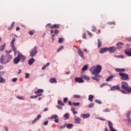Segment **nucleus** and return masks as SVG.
Listing matches in <instances>:
<instances>
[{"label": "nucleus", "instance_id": "nucleus-1", "mask_svg": "<svg viewBox=\"0 0 131 131\" xmlns=\"http://www.w3.org/2000/svg\"><path fill=\"white\" fill-rule=\"evenodd\" d=\"M90 71L91 74L97 76L102 71V66L98 64L96 66H93L90 68Z\"/></svg>", "mask_w": 131, "mask_h": 131}, {"label": "nucleus", "instance_id": "nucleus-2", "mask_svg": "<svg viewBox=\"0 0 131 131\" xmlns=\"http://www.w3.org/2000/svg\"><path fill=\"white\" fill-rule=\"evenodd\" d=\"M121 89L122 90L126 91V92H127V93H129V94L131 93V88H129V86H128V84H127V83L126 82H122Z\"/></svg>", "mask_w": 131, "mask_h": 131}, {"label": "nucleus", "instance_id": "nucleus-3", "mask_svg": "<svg viewBox=\"0 0 131 131\" xmlns=\"http://www.w3.org/2000/svg\"><path fill=\"white\" fill-rule=\"evenodd\" d=\"M15 41H16V38L13 37L10 45L15 55H16L17 54V49H16V47H15Z\"/></svg>", "mask_w": 131, "mask_h": 131}, {"label": "nucleus", "instance_id": "nucleus-4", "mask_svg": "<svg viewBox=\"0 0 131 131\" xmlns=\"http://www.w3.org/2000/svg\"><path fill=\"white\" fill-rule=\"evenodd\" d=\"M119 75L121 77V79L123 80H128V75L127 74H124L123 73H119Z\"/></svg>", "mask_w": 131, "mask_h": 131}, {"label": "nucleus", "instance_id": "nucleus-5", "mask_svg": "<svg viewBox=\"0 0 131 131\" xmlns=\"http://www.w3.org/2000/svg\"><path fill=\"white\" fill-rule=\"evenodd\" d=\"M37 53V47L35 46L34 48L30 52L31 57H34Z\"/></svg>", "mask_w": 131, "mask_h": 131}, {"label": "nucleus", "instance_id": "nucleus-6", "mask_svg": "<svg viewBox=\"0 0 131 131\" xmlns=\"http://www.w3.org/2000/svg\"><path fill=\"white\" fill-rule=\"evenodd\" d=\"M130 114L131 111H129L126 114L127 120H125L127 122H128V125H129L131 123V119H130Z\"/></svg>", "mask_w": 131, "mask_h": 131}, {"label": "nucleus", "instance_id": "nucleus-7", "mask_svg": "<svg viewBox=\"0 0 131 131\" xmlns=\"http://www.w3.org/2000/svg\"><path fill=\"white\" fill-rule=\"evenodd\" d=\"M19 54L17 55V57H18V59H19V61L20 62H24L25 60H26V57L25 56L22 55V54L20 53L18 51Z\"/></svg>", "mask_w": 131, "mask_h": 131}, {"label": "nucleus", "instance_id": "nucleus-8", "mask_svg": "<svg viewBox=\"0 0 131 131\" xmlns=\"http://www.w3.org/2000/svg\"><path fill=\"white\" fill-rule=\"evenodd\" d=\"M116 51V47H111L110 48H107V52H109L110 54H113V53H115Z\"/></svg>", "mask_w": 131, "mask_h": 131}, {"label": "nucleus", "instance_id": "nucleus-9", "mask_svg": "<svg viewBox=\"0 0 131 131\" xmlns=\"http://www.w3.org/2000/svg\"><path fill=\"white\" fill-rule=\"evenodd\" d=\"M12 56L10 54H6L5 56V62L7 63H9L12 60Z\"/></svg>", "mask_w": 131, "mask_h": 131}, {"label": "nucleus", "instance_id": "nucleus-10", "mask_svg": "<svg viewBox=\"0 0 131 131\" xmlns=\"http://www.w3.org/2000/svg\"><path fill=\"white\" fill-rule=\"evenodd\" d=\"M0 62L1 64H3L4 65L5 64H7V62H6V57H5V55H2L0 59Z\"/></svg>", "mask_w": 131, "mask_h": 131}, {"label": "nucleus", "instance_id": "nucleus-11", "mask_svg": "<svg viewBox=\"0 0 131 131\" xmlns=\"http://www.w3.org/2000/svg\"><path fill=\"white\" fill-rule=\"evenodd\" d=\"M75 81H76V82H78L79 83H83V82H84V80H83L82 78L79 77H76L75 78Z\"/></svg>", "mask_w": 131, "mask_h": 131}, {"label": "nucleus", "instance_id": "nucleus-12", "mask_svg": "<svg viewBox=\"0 0 131 131\" xmlns=\"http://www.w3.org/2000/svg\"><path fill=\"white\" fill-rule=\"evenodd\" d=\"M125 55H127L128 57H131V48L126 49L124 50Z\"/></svg>", "mask_w": 131, "mask_h": 131}, {"label": "nucleus", "instance_id": "nucleus-13", "mask_svg": "<svg viewBox=\"0 0 131 131\" xmlns=\"http://www.w3.org/2000/svg\"><path fill=\"white\" fill-rule=\"evenodd\" d=\"M123 46H124V43L123 42H118L116 45L117 49L119 50L122 48Z\"/></svg>", "mask_w": 131, "mask_h": 131}, {"label": "nucleus", "instance_id": "nucleus-14", "mask_svg": "<svg viewBox=\"0 0 131 131\" xmlns=\"http://www.w3.org/2000/svg\"><path fill=\"white\" fill-rule=\"evenodd\" d=\"M111 91H120V88L118 85L111 88Z\"/></svg>", "mask_w": 131, "mask_h": 131}, {"label": "nucleus", "instance_id": "nucleus-15", "mask_svg": "<svg viewBox=\"0 0 131 131\" xmlns=\"http://www.w3.org/2000/svg\"><path fill=\"white\" fill-rule=\"evenodd\" d=\"M107 51H108V48L107 47L103 48L100 49L99 51V53H100V54H103V53H106Z\"/></svg>", "mask_w": 131, "mask_h": 131}, {"label": "nucleus", "instance_id": "nucleus-16", "mask_svg": "<svg viewBox=\"0 0 131 131\" xmlns=\"http://www.w3.org/2000/svg\"><path fill=\"white\" fill-rule=\"evenodd\" d=\"M77 53H78V55H79V56L81 57V58H83V52H82L81 51V49H79L77 50Z\"/></svg>", "mask_w": 131, "mask_h": 131}, {"label": "nucleus", "instance_id": "nucleus-17", "mask_svg": "<svg viewBox=\"0 0 131 131\" xmlns=\"http://www.w3.org/2000/svg\"><path fill=\"white\" fill-rule=\"evenodd\" d=\"M90 116H91V114H83L81 115V117H82V118H83L84 119L89 118V117H90Z\"/></svg>", "mask_w": 131, "mask_h": 131}, {"label": "nucleus", "instance_id": "nucleus-18", "mask_svg": "<svg viewBox=\"0 0 131 131\" xmlns=\"http://www.w3.org/2000/svg\"><path fill=\"white\" fill-rule=\"evenodd\" d=\"M60 27V25L59 24H54L52 26H50V28H51L52 29L55 28V29H57L58 28H59Z\"/></svg>", "mask_w": 131, "mask_h": 131}, {"label": "nucleus", "instance_id": "nucleus-19", "mask_svg": "<svg viewBox=\"0 0 131 131\" xmlns=\"http://www.w3.org/2000/svg\"><path fill=\"white\" fill-rule=\"evenodd\" d=\"M40 117H41V116L40 115H38L37 117L33 120L32 123H35L36 121L39 120V118H40Z\"/></svg>", "mask_w": 131, "mask_h": 131}, {"label": "nucleus", "instance_id": "nucleus-20", "mask_svg": "<svg viewBox=\"0 0 131 131\" xmlns=\"http://www.w3.org/2000/svg\"><path fill=\"white\" fill-rule=\"evenodd\" d=\"M19 61H20V59L19 58V57H18V56H17L13 60L14 64H18V63H19Z\"/></svg>", "mask_w": 131, "mask_h": 131}, {"label": "nucleus", "instance_id": "nucleus-21", "mask_svg": "<svg viewBox=\"0 0 131 131\" xmlns=\"http://www.w3.org/2000/svg\"><path fill=\"white\" fill-rule=\"evenodd\" d=\"M50 83H57L58 81H57V79L55 78H52L50 79Z\"/></svg>", "mask_w": 131, "mask_h": 131}, {"label": "nucleus", "instance_id": "nucleus-22", "mask_svg": "<svg viewBox=\"0 0 131 131\" xmlns=\"http://www.w3.org/2000/svg\"><path fill=\"white\" fill-rule=\"evenodd\" d=\"M108 124L111 130L114 129V128H113V124L112 123V122H111V121H108Z\"/></svg>", "mask_w": 131, "mask_h": 131}, {"label": "nucleus", "instance_id": "nucleus-23", "mask_svg": "<svg viewBox=\"0 0 131 131\" xmlns=\"http://www.w3.org/2000/svg\"><path fill=\"white\" fill-rule=\"evenodd\" d=\"M74 119L75 123H78L79 124H80V121L81 120L80 118L77 117L76 118H74Z\"/></svg>", "mask_w": 131, "mask_h": 131}, {"label": "nucleus", "instance_id": "nucleus-24", "mask_svg": "<svg viewBox=\"0 0 131 131\" xmlns=\"http://www.w3.org/2000/svg\"><path fill=\"white\" fill-rule=\"evenodd\" d=\"M34 61H35V60H34L33 58L30 59L28 61L29 65H32V64L34 63Z\"/></svg>", "mask_w": 131, "mask_h": 131}, {"label": "nucleus", "instance_id": "nucleus-25", "mask_svg": "<svg viewBox=\"0 0 131 131\" xmlns=\"http://www.w3.org/2000/svg\"><path fill=\"white\" fill-rule=\"evenodd\" d=\"M115 71H116L117 72H124V71H125V69H115Z\"/></svg>", "mask_w": 131, "mask_h": 131}, {"label": "nucleus", "instance_id": "nucleus-26", "mask_svg": "<svg viewBox=\"0 0 131 131\" xmlns=\"http://www.w3.org/2000/svg\"><path fill=\"white\" fill-rule=\"evenodd\" d=\"M113 77H114V76H113V75H111L110 77H107L106 80L105 81H111V80H112Z\"/></svg>", "mask_w": 131, "mask_h": 131}, {"label": "nucleus", "instance_id": "nucleus-27", "mask_svg": "<svg viewBox=\"0 0 131 131\" xmlns=\"http://www.w3.org/2000/svg\"><path fill=\"white\" fill-rule=\"evenodd\" d=\"M88 68H89V66L88 65H85L82 68L81 71H86Z\"/></svg>", "mask_w": 131, "mask_h": 131}, {"label": "nucleus", "instance_id": "nucleus-28", "mask_svg": "<svg viewBox=\"0 0 131 131\" xmlns=\"http://www.w3.org/2000/svg\"><path fill=\"white\" fill-rule=\"evenodd\" d=\"M14 26H15V22H12L10 27L8 28V30H12L13 28H14Z\"/></svg>", "mask_w": 131, "mask_h": 131}, {"label": "nucleus", "instance_id": "nucleus-29", "mask_svg": "<svg viewBox=\"0 0 131 131\" xmlns=\"http://www.w3.org/2000/svg\"><path fill=\"white\" fill-rule=\"evenodd\" d=\"M40 93H43V90L39 89L37 91L35 92V95H37L38 94H40Z\"/></svg>", "mask_w": 131, "mask_h": 131}, {"label": "nucleus", "instance_id": "nucleus-30", "mask_svg": "<svg viewBox=\"0 0 131 131\" xmlns=\"http://www.w3.org/2000/svg\"><path fill=\"white\" fill-rule=\"evenodd\" d=\"M6 47V43H4V45H2L0 47V51L2 52L5 50V48Z\"/></svg>", "mask_w": 131, "mask_h": 131}, {"label": "nucleus", "instance_id": "nucleus-31", "mask_svg": "<svg viewBox=\"0 0 131 131\" xmlns=\"http://www.w3.org/2000/svg\"><path fill=\"white\" fill-rule=\"evenodd\" d=\"M82 77L83 79H85V80H90V79H91L89 76L86 75H83Z\"/></svg>", "mask_w": 131, "mask_h": 131}, {"label": "nucleus", "instance_id": "nucleus-32", "mask_svg": "<svg viewBox=\"0 0 131 131\" xmlns=\"http://www.w3.org/2000/svg\"><path fill=\"white\" fill-rule=\"evenodd\" d=\"M71 111L73 112V114L75 115V114H77V111H75V108L74 107H71Z\"/></svg>", "mask_w": 131, "mask_h": 131}, {"label": "nucleus", "instance_id": "nucleus-33", "mask_svg": "<svg viewBox=\"0 0 131 131\" xmlns=\"http://www.w3.org/2000/svg\"><path fill=\"white\" fill-rule=\"evenodd\" d=\"M35 32V31H34V30H31L29 31V34H30V35H33Z\"/></svg>", "mask_w": 131, "mask_h": 131}, {"label": "nucleus", "instance_id": "nucleus-34", "mask_svg": "<svg viewBox=\"0 0 131 131\" xmlns=\"http://www.w3.org/2000/svg\"><path fill=\"white\" fill-rule=\"evenodd\" d=\"M101 46H102V42H101V41H100V39H98L97 47H98V48H101Z\"/></svg>", "mask_w": 131, "mask_h": 131}, {"label": "nucleus", "instance_id": "nucleus-35", "mask_svg": "<svg viewBox=\"0 0 131 131\" xmlns=\"http://www.w3.org/2000/svg\"><path fill=\"white\" fill-rule=\"evenodd\" d=\"M93 99H94V95H89V100L90 101V102H93Z\"/></svg>", "mask_w": 131, "mask_h": 131}, {"label": "nucleus", "instance_id": "nucleus-36", "mask_svg": "<svg viewBox=\"0 0 131 131\" xmlns=\"http://www.w3.org/2000/svg\"><path fill=\"white\" fill-rule=\"evenodd\" d=\"M56 118H58V116L57 115H52L50 117V119H56Z\"/></svg>", "mask_w": 131, "mask_h": 131}, {"label": "nucleus", "instance_id": "nucleus-37", "mask_svg": "<svg viewBox=\"0 0 131 131\" xmlns=\"http://www.w3.org/2000/svg\"><path fill=\"white\" fill-rule=\"evenodd\" d=\"M98 77H100V76H98L97 77L94 76L92 77L91 78L92 79H94V80H97V81H99V79L98 78Z\"/></svg>", "mask_w": 131, "mask_h": 131}, {"label": "nucleus", "instance_id": "nucleus-38", "mask_svg": "<svg viewBox=\"0 0 131 131\" xmlns=\"http://www.w3.org/2000/svg\"><path fill=\"white\" fill-rule=\"evenodd\" d=\"M67 128H72V127H73V125L72 124H68L67 125Z\"/></svg>", "mask_w": 131, "mask_h": 131}, {"label": "nucleus", "instance_id": "nucleus-39", "mask_svg": "<svg viewBox=\"0 0 131 131\" xmlns=\"http://www.w3.org/2000/svg\"><path fill=\"white\" fill-rule=\"evenodd\" d=\"M6 81L5 79H4V78L3 77H0V83H3Z\"/></svg>", "mask_w": 131, "mask_h": 131}, {"label": "nucleus", "instance_id": "nucleus-40", "mask_svg": "<svg viewBox=\"0 0 131 131\" xmlns=\"http://www.w3.org/2000/svg\"><path fill=\"white\" fill-rule=\"evenodd\" d=\"M63 49H64V47L60 46L57 50V52L58 53V52H60V51H62V50H63Z\"/></svg>", "mask_w": 131, "mask_h": 131}, {"label": "nucleus", "instance_id": "nucleus-41", "mask_svg": "<svg viewBox=\"0 0 131 131\" xmlns=\"http://www.w3.org/2000/svg\"><path fill=\"white\" fill-rule=\"evenodd\" d=\"M63 41H64V38H59V39L58 40L59 43H62V42H63Z\"/></svg>", "mask_w": 131, "mask_h": 131}, {"label": "nucleus", "instance_id": "nucleus-42", "mask_svg": "<svg viewBox=\"0 0 131 131\" xmlns=\"http://www.w3.org/2000/svg\"><path fill=\"white\" fill-rule=\"evenodd\" d=\"M64 117L66 119H68V118H69V115L68 114V113H66L64 115Z\"/></svg>", "mask_w": 131, "mask_h": 131}, {"label": "nucleus", "instance_id": "nucleus-43", "mask_svg": "<svg viewBox=\"0 0 131 131\" xmlns=\"http://www.w3.org/2000/svg\"><path fill=\"white\" fill-rule=\"evenodd\" d=\"M58 105H61V106H64V103L61 100L58 101Z\"/></svg>", "mask_w": 131, "mask_h": 131}, {"label": "nucleus", "instance_id": "nucleus-44", "mask_svg": "<svg viewBox=\"0 0 131 131\" xmlns=\"http://www.w3.org/2000/svg\"><path fill=\"white\" fill-rule=\"evenodd\" d=\"M73 105L74 106H79V105H80V103H79V102H73Z\"/></svg>", "mask_w": 131, "mask_h": 131}, {"label": "nucleus", "instance_id": "nucleus-45", "mask_svg": "<svg viewBox=\"0 0 131 131\" xmlns=\"http://www.w3.org/2000/svg\"><path fill=\"white\" fill-rule=\"evenodd\" d=\"M96 103H97V104H102V102L100 100L96 99L95 100Z\"/></svg>", "mask_w": 131, "mask_h": 131}, {"label": "nucleus", "instance_id": "nucleus-46", "mask_svg": "<svg viewBox=\"0 0 131 131\" xmlns=\"http://www.w3.org/2000/svg\"><path fill=\"white\" fill-rule=\"evenodd\" d=\"M96 30H97V29H96V27L93 26L92 27V31H93V32H96Z\"/></svg>", "mask_w": 131, "mask_h": 131}, {"label": "nucleus", "instance_id": "nucleus-47", "mask_svg": "<svg viewBox=\"0 0 131 131\" xmlns=\"http://www.w3.org/2000/svg\"><path fill=\"white\" fill-rule=\"evenodd\" d=\"M25 74L26 79L29 78V73H26Z\"/></svg>", "mask_w": 131, "mask_h": 131}, {"label": "nucleus", "instance_id": "nucleus-48", "mask_svg": "<svg viewBox=\"0 0 131 131\" xmlns=\"http://www.w3.org/2000/svg\"><path fill=\"white\" fill-rule=\"evenodd\" d=\"M73 97L74 98H76L77 99H79V98H80V96L77 95H74Z\"/></svg>", "mask_w": 131, "mask_h": 131}, {"label": "nucleus", "instance_id": "nucleus-49", "mask_svg": "<svg viewBox=\"0 0 131 131\" xmlns=\"http://www.w3.org/2000/svg\"><path fill=\"white\" fill-rule=\"evenodd\" d=\"M103 112H110V110L106 108L103 110Z\"/></svg>", "mask_w": 131, "mask_h": 131}, {"label": "nucleus", "instance_id": "nucleus-50", "mask_svg": "<svg viewBox=\"0 0 131 131\" xmlns=\"http://www.w3.org/2000/svg\"><path fill=\"white\" fill-rule=\"evenodd\" d=\"M67 101H68V98L67 97L64 98L63 99V102L67 103Z\"/></svg>", "mask_w": 131, "mask_h": 131}, {"label": "nucleus", "instance_id": "nucleus-51", "mask_svg": "<svg viewBox=\"0 0 131 131\" xmlns=\"http://www.w3.org/2000/svg\"><path fill=\"white\" fill-rule=\"evenodd\" d=\"M17 79H18L17 78H13L12 79V81H13V82H16V81H17Z\"/></svg>", "mask_w": 131, "mask_h": 131}, {"label": "nucleus", "instance_id": "nucleus-52", "mask_svg": "<svg viewBox=\"0 0 131 131\" xmlns=\"http://www.w3.org/2000/svg\"><path fill=\"white\" fill-rule=\"evenodd\" d=\"M17 99H19V100H24V98L22 96H17Z\"/></svg>", "mask_w": 131, "mask_h": 131}, {"label": "nucleus", "instance_id": "nucleus-53", "mask_svg": "<svg viewBox=\"0 0 131 131\" xmlns=\"http://www.w3.org/2000/svg\"><path fill=\"white\" fill-rule=\"evenodd\" d=\"M58 33H59V30H55L54 31V34H58Z\"/></svg>", "mask_w": 131, "mask_h": 131}, {"label": "nucleus", "instance_id": "nucleus-54", "mask_svg": "<svg viewBox=\"0 0 131 131\" xmlns=\"http://www.w3.org/2000/svg\"><path fill=\"white\" fill-rule=\"evenodd\" d=\"M88 33L89 35V36H90V37H92V36H93V34H92V33L90 32V31H88Z\"/></svg>", "mask_w": 131, "mask_h": 131}, {"label": "nucleus", "instance_id": "nucleus-55", "mask_svg": "<svg viewBox=\"0 0 131 131\" xmlns=\"http://www.w3.org/2000/svg\"><path fill=\"white\" fill-rule=\"evenodd\" d=\"M108 24H110L111 25H115V22L114 21L109 22Z\"/></svg>", "mask_w": 131, "mask_h": 131}, {"label": "nucleus", "instance_id": "nucleus-56", "mask_svg": "<svg viewBox=\"0 0 131 131\" xmlns=\"http://www.w3.org/2000/svg\"><path fill=\"white\" fill-rule=\"evenodd\" d=\"M13 51L12 50H10L9 51H6V52L8 54L7 55H9L10 53H12Z\"/></svg>", "mask_w": 131, "mask_h": 131}, {"label": "nucleus", "instance_id": "nucleus-57", "mask_svg": "<svg viewBox=\"0 0 131 131\" xmlns=\"http://www.w3.org/2000/svg\"><path fill=\"white\" fill-rule=\"evenodd\" d=\"M37 97H38V96H31L30 98L31 99H34V98H37Z\"/></svg>", "mask_w": 131, "mask_h": 131}, {"label": "nucleus", "instance_id": "nucleus-58", "mask_svg": "<svg viewBox=\"0 0 131 131\" xmlns=\"http://www.w3.org/2000/svg\"><path fill=\"white\" fill-rule=\"evenodd\" d=\"M92 107H94V104L91 103V104L89 105V108H92Z\"/></svg>", "mask_w": 131, "mask_h": 131}, {"label": "nucleus", "instance_id": "nucleus-59", "mask_svg": "<svg viewBox=\"0 0 131 131\" xmlns=\"http://www.w3.org/2000/svg\"><path fill=\"white\" fill-rule=\"evenodd\" d=\"M82 38L86 39V36L85 33H83V36H82Z\"/></svg>", "mask_w": 131, "mask_h": 131}, {"label": "nucleus", "instance_id": "nucleus-60", "mask_svg": "<svg viewBox=\"0 0 131 131\" xmlns=\"http://www.w3.org/2000/svg\"><path fill=\"white\" fill-rule=\"evenodd\" d=\"M4 74H5L4 72H0V76H3V75H4Z\"/></svg>", "mask_w": 131, "mask_h": 131}, {"label": "nucleus", "instance_id": "nucleus-61", "mask_svg": "<svg viewBox=\"0 0 131 131\" xmlns=\"http://www.w3.org/2000/svg\"><path fill=\"white\" fill-rule=\"evenodd\" d=\"M47 111H49V108L48 107H46L44 110H43V112H46Z\"/></svg>", "mask_w": 131, "mask_h": 131}, {"label": "nucleus", "instance_id": "nucleus-62", "mask_svg": "<svg viewBox=\"0 0 131 131\" xmlns=\"http://www.w3.org/2000/svg\"><path fill=\"white\" fill-rule=\"evenodd\" d=\"M59 127H60L61 128H65V127H66V125H61Z\"/></svg>", "mask_w": 131, "mask_h": 131}, {"label": "nucleus", "instance_id": "nucleus-63", "mask_svg": "<svg viewBox=\"0 0 131 131\" xmlns=\"http://www.w3.org/2000/svg\"><path fill=\"white\" fill-rule=\"evenodd\" d=\"M49 123V121H46L45 122H44V125H47V124Z\"/></svg>", "mask_w": 131, "mask_h": 131}, {"label": "nucleus", "instance_id": "nucleus-64", "mask_svg": "<svg viewBox=\"0 0 131 131\" xmlns=\"http://www.w3.org/2000/svg\"><path fill=\"white\" fill-rule=\"evenodd\" d=\"M46 68H47V66L46 65L43 66V67L42 68V70H45Z\"/></svg>", "mask_w": 131, "mask_h": 131}]
</instances>
